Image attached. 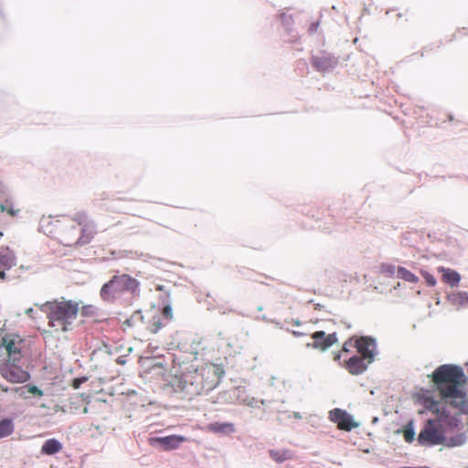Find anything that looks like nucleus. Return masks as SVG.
<instances>
[{
  "label": "nucleus",
  "mask_w": 468,
  "mask_h": 468,
  "mask_svg": "<svg viewBox=\"0 0 468 468\" xmlns=\"http://www.w3.org/2000/svg\"><path fill=\"white\" fill-rule=\"evenodd\" d=\"M314 65L316 68H318V69H320V68H322V67H323V63L321 62V59H318V58L314 59Z\"/></svg>",
  "instance_id": "32"
},
{
  "label": "nucleus",
  "mask_w": 468,
  "mask_h": 468,
  "mask_svg": "<svg viewBox=\"0 0 468 468\" xmlns=\"http://www.w3.org/2000/svg\"><path fill=\"white\" fill-rule=\"evenodd\" d=\"M139 282L128 274L114 275L102 285L100 294L103 301L112 302L124 292H135Z\"/></svg>",
  "instance_id": "4"
},
{
  "label": "nucleus",
  "mask_w": 468,
  "mask_h": 468,
  "mask_svg": "<svg viewBox=\"0 0 468 468\" xmlns=\"http://www.w3.org/2000/svg\"><path fill=\"white\" fill-rule=\"evenodd\" d=\"M14 431V424L11 420H3L0 421V438L6 437Z\"/></svg>",
  "instance_id": "20"
},
{
  "label": "nucleus",
  "mask_w": 468,
  "mask_h": 468,
  "mask_svg": "<svg viewBox=\"0 0 468 468\" xmlns=\"http://www.w3.org/2000/svg\"><path fill=\"white\" fill-rule=\"evenodd\" d=\"M207 374L212 373L217 378V382L225 375V370L222 365L212 364L207 367Z\"/></svg>",
  "instance_id": "23"
},
{
  "label": "nucleus",
  "mask_w": 468,
  "mask_h": 468,
  "mask_svg": "<svg viewBox=\"0 0 468 468\" xmlns=\"http://www.w3.org/2000/svg\"><path fill=\"white\" fill-rule=\"evenodd\" d=\"M21 360L5 359L0 365V375L13 384L26 383L30 379V374L20 366Z\"/></svg>",
  "instance_id": "7"
},
{
  "label": "nucleus",
  "mask_w": 468,
  "mask_h": 468,
  "mask_svg": "<svg viewBox=\"0 0 468 468\" xmlns=\"http://www.w3.org/2000/svg\"><path fill=\"white\" fill-rule=\"evenodd\" d=\"M3 237V232H0V238Z\"/></svg>",
  "instance_id": "36"
},
{
  "label": "nucleus",
  "mask_w": 468,
  "mask_h": 468,
  "mask_svg": "<svg viewBox=\"0 0 468 468\" xmlns=\"http://www.w3.org/2000/svg\"><path fill=\"white\" fill-rule=\"evenodd\" d=\"M0 209L2 212H6L10 216L15 217L19 212L18 208H15L12 203L6 201L5 204H0Z\"/></svg>",
  "instance_id": "26"
},
{
  "label": "nucleus",
  "mask_w": 468,
  "mask_h": 468,
  "mask_svg": "<svg viewBox=\"0 0 468 468\" xmlns=\"http://www.w3.org/2000/svg\"><path fill=\"white\" fill-rule=\"evenodd\" d=\"M330 420L337 424L338 429L349 431L356 428L357 424L354 422L352 417L341 409H334L329 412Z\"/></svg>",
  "instance_id": "9"
},
{
  "label": "nucleus",
  "mask_w": 468,
  "mask_h": 468,
  "mask_svg": "<svg viewBox=\"0 0 468 468\" xmlns=\"http://www.w3.org/2000/svg\"><path fill=\"white\" fill-rule=\"evenodd\" d=\"M417 441L421 446H433L444 443L446 439L440 422L429 420L419 433Z\"/></svg>",
  "instance_id": "5"
},
{
  "label": "nucleus",
  "mask_w": 468,
  "mask_h": 468,
  "mask_svg": "<svg viewBox=\"0 0 468 468\" xmlns=\"http://www.w3.org/2000/svg\"><path fill=\"white\" fill-rule=\"evenodd\" d=\"M316 28V26L315 25H312V30H315Z\"/></svg>",
  "instance_id": "35"
},
{
  "label": "nucleus",
  "mask_w": 468,
  "mask_h": 468,
  "mask_svg": "<svg viewBox=\"0 0 468 468\" xmlns=\"http://www.w3.org/2000/svg\"><path fill=\"white\" fill-rule=\"evenodd\" d=\"M162 315L164 318H165L167 321H171L173 319V310L170 305H165L163 308Z\"/></svg>",
  "instance_id": "28"
},
{
  "label": "nucleus",
  "mask_w": 468,
  "mask_h": 468,
  "mask_svg": "<svg viewBox=\"0 0 468 468\" xmlns=\"http://www.w3.org/2000/svg\"><path fill=\"white\" fill-rule=\"evenodd\" d=\"M40 229L64 246L87 245L96 234L95 224L85 212H78L73 217H43Z\"/></svg>",
  "instance_id": "2"
},
{
  "label": "nucleus",
  "mask_w": 468,
  "mask_h": 468,
  "mask_svg": "<svg viewBox=\"0 0 468 468\" xmlns=\"http://www.w3.org/2000/svg\"><path fill=\"white\" fill-rule=\"evenodd\" d=\"M402 432H403L404 440L407 442L410 443L414 441L415 431H414L412 422H409L407 425H405Z\"/></svg>",
  "instance_id": "24"
},
{
  "label": "nucleus",
  "mask_w": 468,
  "mask_h": 468,
  "mask_svg": "<svg viewBox=\"0 0 468 468\" xmlns=\"http://www.w3.org/2000/svg\"><path fill=\"white\" fill-rule=\"evenodd\" d=\"M292 334L296 336H301V335H303V333H301V332H297V331H293Z\"/></svg>",
  "instance_id": "33"
},
{
  "label": "nucleus",
  "mask_w": 468,
  "mask_h": 468,
  "mask_svg": "<svg viewBox=\"0 0 468 468\" xmlns=\"http://www.w3.org/2000/svg\"><path fill=\"white\" fill-rule=\"evenodd\" d=\"M368 364L366 358L355 355L345 359L344 367L350 374L359 375L367 369Z\"/></svg>",
  "instance_id": "12"
},
{
  "label": "nucleus",
  "mask_w": 468,
  "mask_h": 468,
  "mask_svg": "<svg viewBox=\"0 0 468 468\" xmlns=\"http://www.w3.org/2000/svg\"><path fill=\"white\" fill-rule=\"evenodd\" d=\"M86 380V378H75L72 382V387L77 389Z\"/></svg>",
  "instance_id": "31"
},
{
  "label": "nucleus",
  "mask_w": 468,
  "mask_h": 468,
  "mask_svg": "<svg viewBox=\"0 0 468 468\" xmlns=\"http://www.w3.org/2000/svg\"><path fill=\"white\" fill-rule=\"evenodd\" d=\"M25 347V339L15 333H5L0 342V353L6 356L5 359L21 360Z\"/></svg>",
  "instance_id": "6"
},
{
  "label": "nucleus",
  "mask_w": 468,
  "mask_h": 468,
  "mask_svg": "<svg viewBox=\"0 0 468 468\" xmlns=\"http://www.w3.org/2000/svg\"><path fill=\"white\" fill-rule=\"evenodd\" d=\"M312 339L313 343L307 346L321 351L327 350L338 341L336 333L326 335L324 331H316L312 334Z\"/></svg>",
  "instance_id": "8"
},
{
  "label": "nucleus",
  "mask_w": 468,
  "mask_h": 468,
  "mask_svg": "<svg viewBox=\"0 0 468 468\" xmlns=\"http://www.w3.org/2000/svg\"><path fill=\"white\" fill-rule=\"evenodd\" d=\"M15 265V256L10 251L7 250L5 253H0V279H5V269H10Z\"/></svg>",
  "instance_id": "14"
},
{
  "label": "nucleus",
  "mask_w": 468,
  "mask_h": 468,
  "mask_svg": "<svg viewBox=\"0 0 468 468\" xmlns=\"http://www.w3.org/2000/svg\"><path fill=\"white\" fill-rule=\"evenodd\" d=\"M464 442H465V437L463 435H458V436L450 438L446 442V446H448V447L461 446V445L464 444Z\"/></svg>",
  "instance_id": "25"
},
{
  "label": "nucleus",
  "mask_w": 468,
  "mask_h": 468,
  "mask_svg": "<svg viewBox=\"0 0 468 468\" xmlns=\"http://www.w3.org/2000/svg\"><path fill=\"white\" fill-rule=\"evenodd\" d=\"M208 431L215 433H232L235 431L234 425L232 423H219L214 422L208 425Z\"/></svg>",
  "instance_id": "18"
},
{
  "label": "nucleus",
  "mask_w": 468,
  "mask_h": 468,
  "mask_svg": "<svg viewBox=\"0 0 468 468\" xmlns=\"http://www.w3.org/2000/svg\"><path fill=\"white\" fill-rule=\"evenodd\" d=\"M0 391L2 392H8V391H14L18 394V396L24 399H28L31 397H37L40 398L44 395L43 390L38 388L35 385H25L18 388H8L7 387H5L0 384Z\"/></svg>",
  "instance_id": "11"
},
{
  "label": "nucleus",
  "mask_w": 468,
  "mask_h": 468,
  "mask_svg": "<svg viewBox=\"0 0 468 468\" xmlns=\"http://www.w3.org/2000/svg\"><path fill=\"white\" fill-rule=\"evenodd\" d=\"M423 277H424V279H425V281H426L428 285L434 286L436 284V279L431 273L425 272L423 274Z\"/></svg>",
  "instance_id": "30"
},
{
  "label": "nucleus",
  "mask_w": 468,
  "mask_h": 468,
  "mask_svg": "<svg viewBox=\"0 0 468 468\" xmlns=\"http://www.w3.org/2000/svg\"><path fill=\"white\" fill-rule=\"evenodd\" d=\"M269 454L271 458L276 463H283L294 458L293 452L288 449L270 450Z\"/></svg>",
  "instance_id": "15"
},
{
  "label": "nucleus",
  "mask_w": 468,
  "mask_h": 468,
  "mask_svg": "<svg viewBox=\"0 0 468 468\" xmlns=\"http://www.w3.org/2000/svg\"><path fill=\"white\" fill-rule=\"evenodd\" d=\"M40 310L47 314L48 326L56 332H68L80 312L79 303L72 300H54L46 302Z\"/></svg>",
  "instance_id": "3"
},
{
  "label": "nucleus",
  "mask_w": 468,
  "mask_h": 468,
  "mask_svg": "<svg viewBox=\"0 0 468 468\" xmlns=\"http://www.w3.org/2000/svg\"><path fill=\"white\" fill-rule=\"evenodd\" d=\"M164 324L161 320V316L159 315H155L153 317V319L149 322L148 324V326H147V329L153 333V334H156L158 333L163 327H164Z\"/></svg>",
  "instance_id": "21"
},
{
  "label": "nucleus",
  "mask_w": 468,
  "mask_h": 468,
  "mask_svg": "<svg viewBox=\"0 0 468 468\" xmlns=\"http://www.w3.org/2000/svg\"><path fill=\"white\" fill-rule=\"evenodd\" d=\"M454 296L456 297V300L459 301L460 304L468 306V293L467 292H459Z\"/></svg>",
  "instance_id": "27"
},
{
  "label": "nucleus",
  "mask_w": 468,
  "mask_h": 468,
  "mask_svg": "<svg viewBox=\"0 0 468 468\" xmlns=\"http://www.w3.org/2000/svg\"><path fill=\"white\" fill-rule=\"evenodd\" d=\"M354 349H356V339L350 338L344 343L342 350L335 354V360H340L343 355L352 353Z\"/></svg>",
  "instance_id": "19"
},
{
  "label": "nucleus",
  "mask_w": 468,
  "mask_h": 468,
  "mask_svg": "<svg viewBox=\"0 0 468 468\" xmlns=\"http://www.w3.org/2000/svg\"><path fill=\"white\" fill-rule=\"evenodd\" d=\"M406 468H430L428 466H422V467H406Z\"/></svg>",
  "instance_id": "34"
},
{
  "label": "nucleus",
  "mask_w": 468,
  "mask_h": 468,
  "mask_svg": "<svg viewBox=\"0 0 468 468\" xmlns=\"http://www.w3.org/2000/svg\"><path fill=\"white\" fill-rule=\"evenodd\" d=\"M81 314H82V315H85V316L93 315L95 314V307L92 305L82 306Z\"/></svg>",
  "instance_id": "29"
},
{
  "label": "nucleus",
  "mask_w": 468,
  "mask_h": 468,
  "mask_svg": "<svg viewBox=\"0 0 468 468\" xmlns=\"http://www.w3.org/2000/svg\"><path fill=\"white\" fill-rule=\"evenodd\" d=\"M375 346V341L371 337L361 336L356 338V350L360 356L367 359V363L373 361Z\"/></svg>",
  "instance_id": "10"
},
{
  "label": "nucleus",
  "mask_w": 468,
  "mask_h": 468,
  "mask_svg": "<svg viewBox=\"0 0 468 468\" xmlns=\"http://www.w3.org/2000/svg\"><path fill=\"white\" fill-rule=\"evenodd\" d=\"M186 441V438L181 435H170L152 439V441L158 443L164 451L177 449L179 445Z\"/></svg>",
  "instance_id": "13"
},
{
  "label": "nucleus",
  "mask_w": 468,
  "mask_h": 468,
  "mask_svg": "<svg viewBox=\"0 0 468 468\" xmlns=\"http://www.w3.org/2000/svg\"><path fill=\"white\" fill-rule=\"evenodd\" d=\"M398 276L400 279H403L410 282L415 283L418 282V277L414 273H412L411 271H408L407 269H405L403 267H399L398 269Z\"/></svg>",
  "instance_id": "22"
},
{
  "label": "nucleus",
  "mask_w": 468,
  "mask_h": 468,
  "mask_svg": "<svg viewBox=\"0 0 468 468\" xmlns=\"http://www.w3.org/2000/svg\"><path fill=\"white\" fill-rule=\"evenodd\" d=\"M429 378L436 387L440 399L435 398L433 391L421 389L418 400L426 410L437 416H444L443 404H446L460 413L468 414V396L462 387L465 382V376L460 367L441 365Z\"/></svg>",
  "instance_id": "1"
},
{
  "label": "nucleus",
  "mask_w": 468,
  "mask_h": 468,
  "mask_svg": "<svg viewBox=\"0 0 468 468\" xmlns=\"http://www.w3.org/2000/svg\"><path fill=\"white\" fill-rule=\"evenodd\" d=\"M62 450V444L56 439L47 440L41 448V452L47 455H53Z\"/></svg>",
  "instance_id": "16"
},
{
  "label": "nucleus",
  "mask_w": 468,
  "mask_h": 468,
  "mask_svg": "<svg viewBox=\"0 0 468 468\" xmlns=\"http://www.w3.org/2000/svg\"><path fill=\"white\" fill-rule=\"evenodd\" d=\"M440 271L443 272L441 277L443 282L451 286H456L459 283L461 277L458 272L445 268H440Z\"/></svg>",
  "instance_id": "17"
}]
</instances>
